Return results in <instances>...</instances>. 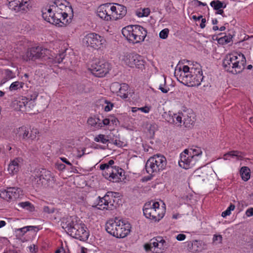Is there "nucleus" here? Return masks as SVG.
Segmentation results:
<instances>
[{"label": "nucleus", "instance_id": "1", "mask_svg": "<svg viewBox=\"0 0 253 253\" xmlns=\"http://www.w3.org/2000/svg\"><path fill=\"white\" fill-rule=\"evenodd\" d=\"M174 76L179 82L189 86H199L204 79L200 66L197 63L191 67L187 65L182 68L176 67Z\"/></svg>", "mask_w": 253, "mask_h": 253}, {"label": "nucleus", "instance_id": "2", "mask_svg": "<svg viewBox=\"0 0 253 253\" xmlns=\"http://www.w3.org/2000/svg\"><path fill=\"white\" fill-rule=\"evenodd\" d=\"M246 60L241 53L234 52L227 54L223 61L224 69L233 74L241 73L245 69Z\"/></svg>", "mask_w": 253, "mask_h": 253}, {"label": "nucleus", "instance_id": "3", "mask_svg": "<svg viewBox=\"0 0 253 253\" xmlns=\"http://www.w3.org/2000/svg\"><path fill=\"white\" fill-rule=\"evenodd\" d=\"M130 229L129 223H124L118 218L110 219L106 224L107 232L117 238H125L130 233Z\"/></svg>", "mask_w": 253, "mask_h": 253}, {"label": "nucleus", "instance_id": "4", "mask_svg": "<svg viewBox=\"0 0 253 253\" xmlns=\"http://www.w3.org/2000/svg\"><path fill=\"white\" fill-rule=\"evenodd\" d=\"M33 185L37 188H43L52 186L54 182L51 172L44 169H36L32 175Z\"/></svg>", "mask_w": 253, "mask_h": 253}, {"label": "nucleus", "instance_id": "5", "mask_svg": "<svg viewBox=\"0 0 253 253\" xmlns=\"http://www.w3.org/2000/svg\"><path fill=\"white\" fill-rule=\"evenodd\" d=\"M123 36L133 43L143 42L147 34V31L139 25H129L123 28Z\"/></svg>", "mask_w": 253, "mask_h": 253}, {"label": "nucleus", "instance_id": "6", "mask_svg": "<svg viewBox=\"0 0 253 253\" xmlns=\"http://www.w3.org/2000/svg\"><path fill=\"white\" fill-rule=\"evenodd\" d=\"M202 154L201 148L195 147L185 149L180 154V159L178 161L179 166L185 169H188L195 165L197 161V157Z\"/></svg>", "mask_w": 253, "mask_h": 253}, {"label": "nucleus", "instance_id": "7", "mask_svg": "<svg viewBox=\"0 0 253 253\" xmlns=\"http://www.w3.org/2000/svg\"><path fill=\"white\" fill-rule=\"evenodd\" d=\"M166 165V158L163 155L157 154L150 157L147 160L145 165V169L148 173L152 174L164 169Z\"/></svg>", "mask_w": 253, "mask_h": 253}, {"label": "nucleus", "instance_id": "8", "mask_svg": "<svg viewBox=\"0 0 253 253\" xmlns=\"http://www.w3.org/2000/svg\"><path fill=\"white\" fill-rule=\"evenodd\" d=\"M49 55V50L42 46L32 47L28 48L22 55V59L25 61L42 60L46 61L47 56Z\"/></svg>", "mask_w": 253, "mask_h": 253}, {"label": "nucleus", "instance_id": "9", "mask_svg": "<svg viewBox=\"0 0 253 253\" xmlns=\"http://www.w3.org/2000/svg\"><path fill=\"white\" fill-rule=\"evenodd\" d=\"M143 213L146 218L159 221L165 214V209L160 208L158 202L146 203L143 208Z\"/></svg>", "mask_w": 253, "mask_h": 253}, {"label": "nucleus", "instance_id": "10", "mask_svg": "<svg viewBox=\"0 0 253 253\" xmlns=\"http://www.w3.org/2000/svg\"><path fill=\"white\" fill-rule=\"evenodd\" d=\"M82 42L84 46L94 49L103 48L106 44V40L104 37L95 33L85 35Z\"/></svg>", "mask_w": 253, "mask_h": 253}, {"label": "nucleus", "instance_id": "11", "mask_svg": "<svg viewBox=\"0 0 253 253\" xmlns=\"http://www.w3.org/2000/svg\"><path fill=\"white\" fill-rule=\"evenodd\" d=\"M62 227L71 236H76L77 231L84 224L76 217H70L64 219L61 222Z\"/></svg>", "mask_w": 253, "mask_h": 253}, {"label": "nucleus", "instance_id": "12", "mask_svg": "<svg viewBox=\"0 0 253 253\" xmlns=\"http://www.w3.org/2000/svg\"><path fill=\"white\" fill-rule=\"evenodd\" d=\"M124 63L130 68L134 67L142 69L144 66V61L142 57L135 53H126L122 58Z\"/></svg>", "mask_w": 253, "mask_h": 253}, {"label": "nucleus", "instance_id": "13", "mask_svg": "<svg viewBox=\"0 0 253 253\" xmlns=\"http://www.w3.org/2000/svg\"><path fill=\"white\" fill-rule=\"evenodd\" d=\"M90 70L95 76L103 77L110 70V64L105 60L95 61L91 65Z\"/></svg>", "mask_w": 253, "mask_h": 253}, {"label": "nucleus", "instance_id": "14", "mask_svg": "<svg viewBox=\"0 0 253 253\" xmlns=\"http://www.w3.org/2000/svg\"><path fill=\"white\" fill-rule=\"evenodd\" d=\"M114 193L108 192L102 198H99L97 208L100 210H113L116 208Z\"/></svg>", "mask_w": 253, "mask_h": 253}, {"label": "nucleus", "instance_id": "15", "mask_svg": "<svg viewBox=\"0 0 253 253\" xmlns=\"http://www.w3.org/2000/svg\"><path fill=\"white\" fill-rule=\"evenodd\" d=\"M124 170L119 167L109 168L107 173L104 174V177L113 182H119L123 179Z\"/></svg>", "mask_w": 253, "mask_h": 253}, {"label": "nucleus", "instance_id": "16", "mask_svg": "<svg viewBox=\"0 0 253 253\" xmlns=\"http://www.w3.org/2000/svg\"><path fill=\"white\" fill-rule=\"evenodd\" d=\"M8 7L16 12L27 11L29 9L30 0H7Z\"/></svg>", "mask_w": 253, "mask_h": 253}, {"label": "nucleus", "instance_id": "17", "mask_svg": "<svg viewBox=\"0 0 253 253\" xmlns=\"http://www.w3.org/2000/svg\"><path fill=\"white\" fill-rule=\"evenodd\" d=\"M111 3H107L100 5L97 8V15L106 20H112Z\"/></svg>", "mask_w": 253, "mask_h": 253}, {"label": "nucleus", "instance_id": "18", "mask_svg": "<svg viewBox=\"0 0 253 253\" xmlns=\"http://www.w3.org/2000/svg\"><path fill=\"white\" fill-rule=\"evenodd\" d=\"M111 7L112 20L121 19L126 13V8L123 5L118 3L112 4L111 3Z\"/></svg>", "mask_w": 253, "mask_h": 253}, {"label": "nucleus", "instance_id": "19", "mask_svg": "<svg viewBox=\"0 0 253 253\" xmlns=\"http://www.w3.org/2000/svg\"><path fill=\"white\" fill-rule=\"evenodd\" d=\"M187 249L189 251L196 253L206 250L207 249V246L205 242L195 240L192 242H188Z\"/></svg>", "mask_w": 253, "mask_h": 253}, {"label": "nucleus", "instance_id": "20", "mask_svg": "<svg viewBox=\"0 0 253 253\" xmlns=\"http://www.w3.org/2000/svg\"><path fill=\"white\" fill-rule=\"evenodd\" d=\"M47 14H48V12L47 13L45 12L44 17L49 20L50 23L55 25L59 24L60 23L63 24H65V22L67 21L66 18L68 16V14L67 12H61L60 13H53V18H47Z\"/></svg>", "mask_w": 253, "mask_h": 253}, {"label": "nucleus", "instance_id": "21", "mask_svg": "<svg viewBox=\"0 0 253 253\" xmlns=\"http://www.w3.org/2000/svg\"><path fill=\"white\" fill-rule=\"evenodd\" d=\"M166 120L171 124H175L178 126H182V112H178L177 114L173 115L169 114L167 117Z\"/></svg>", "mask_w": 253, "mask_h": 253}, {"label": "nucleus", "instance_id": "22", "mask_svg": "<svg viewBox=\"0 0 253 253\" xmlns=\"http://www.w3.org/2000/svg\"><path fill=\"white\" fill-rule=\"evenodd\" d=\"M65 54L63 52L57 55L55 57L50 54L49 51V55L47 56L46 62L48 65H53L61 63L64 59Z\"/></svg>", "mask_w": 253, "mask_h": 253}, {"label": "nucleus", "instance_id": "23", "mask_svg": "<svg viewBox=\"0 0 253 253\" xmlns=\"http://www.w3.org/2000/svg\"><path fill=\"white\" fill-rule=\"evenodd\" d=\"M68 2L64 0H56L51 4L53 10L60 9L61 12H66L67 9H70L69 7L67 6Z\"/></svg>", "mask_w": 253, "mask_h": 253}, {"label": "nucleus", "instance_id": "24", "mask_svg": "<svg viewBox=\"0 0 253 253\" xmlns=\"http://www.w3.org/2000/svg\"><path fill=\"white\" fill-rule=\"evenodd\" d=\"M151 244L155 248H157L161 250H164L167 248V243L161 237H157L151 240Z\"/></svg>", "mask_w": 253, "mask_h": 253}, {"label": "nucleus", "instance_id": "25", "mask_svg": "<svg viewBox=\"0 0 253 253\" xmlns=\"http://www.w3.org/2000/svg\"><path fill=\"white\" fill-rule=\"evenodd\" d=\"M194 122L193 115L184 111L182 112V124L186 127H189Z\"/></svg>", "mask_w": 253, "mask_h": 253}, {"label": "nucleus", "instance_id": "26", "mask_svg": "<svg viewBox=\"0 0 253 253\" xmlns=\"http://www.w3.org/2000/svg\"><path fill=\"white\" fill-rule=\"evenodd\" d=\"M20 159H15L12 161L8 165V171L10 174L17 173L20 169Z\"/></svg>", "mask_w": 253, "mask_h": 253}, {"label": "nucleus", "instance_id": "27", "mask_svg": "<svg viewBox=\"0 0 253 253\" xmlns=\"http://www.w3.org/2000/svg\"><path fill=\"white\" fill-rule=\"evenodd\" d=\"M85 226L84 224L83 226L77 231L76 236H73V237L80 240L81 241H84L88 239L89 234L87 231L85 230Z\"/></svg>", "mask_w": 253, "mask_h": 253}, {"label": "nucleus", "instance_id": "28", "mask_svg": "<svg viewBox=\"0 0 253 253\" xmlns=\"http://www.w3.org/2000/svg\"><path fill=\"white\" fill-rule=\"evenodd\" d=\"M9 192L10 194V200L20 198L23 195V191L19 188L9 187Z\"/></svg>", "mask_w": 253, "mask_h": 253}, {"label": "nucleus", "instance_id": "29", "mask_svg": "<svg viewBox=\"0 0 253 253\" xmlns=\"http://www.w3.org/2000/svg\"><path fill=\"white\" fill-rule=\"evenodd\" d=\"M244 154L238 151H231L224 155V159L228 160L229 157H236L237 160H241L244 158Z\"/></svg>", "mask_w": 253, "mask_h": 253}, {"label": "nucleus", "instance_id": "30", "mask_svg": "<svg viewBox=\"0 0 253 253\" xmlns=\"http://www.w3.org/2000/svg\"><path fill=\"white\" fill-rule=\"evenodd\" d=\"M88 125L93 126L96 129L102 127L101 121L98 118H89L87 120Z\"/></svg>", "mask_w": 253, "mask_h": 253}, {"label": "nucleus", "instance_id": "31", "mask_svg": "<svg viewBox=\"0 0 253 253\" xmlns=\"http://www.w3.org/2000/svg\"><path fill=\"white\" fill-rule=\"evenodd\" d=\"M251 170L250 169L247 167H243L240 170V174L242 179L247 181L250 178Z\"/></svg>", "mask_w": 253, "mask_h": 253}, {"label": "nucleus", "instance_id": "32", "mask_svg": "<svg viewBox=\"0 0 253 253\" xmlns=\"http://www.w3.org/2000/svg\"><path fill=\"white\" fill-rule=\"evenodd\" d=\"M47 12H48V14H47V17L46 18H53V13H54L53 11V9L52 8V6L51 5H50V6H49L48 7H45V8H44L42 10V17L47 22L50 23V20H48L47 19H46L45 17H44V14H45V12L47 13Z\"/></svg>", "mask_w": 253, "mask_h": 253}, {"label": "nucleus", "instance_id": "33", "mask_svg": "<svg viewBox=\"0 0 253 253\" xmlns=\"http://www.w3.org/2000/svg\"><path fill=\"white\" fill-rule=\"evenodd\" d=\"M121 85V88L119 90L118 95L123 98H126L127 97V90L128 89V86L126 84H122Z\"/></svg>", "mask_w": 253, "mask_h": 253}, {"label": "nucleus", "instance_id": "34", "mask_svg": "<svg viewBox=\"0 0 253 253\" xmlns=\"http://www.w3.org/2000/svg\"><path fill=\"white\" fill-rule=\"evenodd\" d=\"M210 5L216 10L221 8H224L226 7V5L219 0L211 1L210 3Z\"/></svg>", "mask_w": 253, "mask_h": 253}, {"label": "nucleus", "instance_id": "35", "mask_svg": "<svg viewBox=\"0 0 253 253\" xmlns=\"http://www.w3.org/2000/svg\"><path fill=\"white\" fill-rule=\"evenodd\" d=\"M150 10L149 8H143L137 10L136 11V15L139 17H146L150 14Z\"/></svg>", "mask_w": 253, "mask_h": 253}, {"label": "nucleus", "instance_id": "36", "mask_svg": "<svg viewBox=\"0 0 253 253\" xmlns=\"http://www.w3.org/2000/svg\"><path fill=\"white\" fill-rule=\"evenodd\" d=\"M94 140L97 142H101L103 144H106L109 141L108 137L104 134H99L96 136Z\"/></svg>", "mask_w": 253, "mask_h": 253}, {"label": "nucleus", "instance_id": "37", "mask_svg": "<svg viewBox=\"0 0 253 253\" xmlns=\"http://www.w3.org/2000/svg\"><path fill=\"white\" fill-rule=\"evenodd\" d=\"M10 194L9 192V188L6 189H3L0 191V197L7 201L10 200Z\"/></svg>", "mask_w": 253, "mask_h": 253}, {"label": "nucleus", "instance_id": "38", "mask_svg": "<svg viewBox=\"0 0 253 253\" xmlns=\"http://www.w3.org/2000/svg\"><path fill=\"white\" fill-rule=\"evenodd\" d=\"M36 228H37V227L35 226H27L21 228L17 229V231L20 232L21 236H23L28 231L35 230Z\"/></svg>", "mask_w": 253, "mask_h": 253}, {"label": "nucleus", "instance_id": "39", "mask_svg": "<svg viewBox=\"0 0 253 253\" xmlns=\"http://www.w3.org/2000/svg\"><path fill=\"white\" fill-rule=\"evenodd\" d=\"M121 84L119 83L115 82L111 84L110 89L113 93H115L118 95V93L120 88H121Z\"/></svg>", "mask_w": 253, "mask_h": 253}, {"label": "nucleus", "instance_id": "40", "mask_svg": "<svg viewBox=\"0 0 253 253\" xmlns=\"http://www.w3.org/2000/svg\"><path fill=\"white\" fill-rule=\"evenodd\" d=\"M17 131L19 136H22L23 138L28 137L29 131L27 130L25 126L19 127Z\"/></svg>", "mask_w": 253, "mask_h": 253}, {"label": "nucleus", "instance_id": "41", "mask_svg": "<svg viewBox=\"0 0 253 253\" xmlns=\"http://www.w3.org/2000/svg\"><path fill=\"white\" fill-rule=\"evenodd\" d=\"M23 83L19 82H15L11 84L9 87L10 90H16L23 87Z\"/></svg>", "mask_w": 253, "mask_h": 253}, {"label": "nucleus", "instance_id": "42", "mask_svg": "<svg viewBox=\"0 0 253 253\" xmlns=\"http://www.w3.org/2000/svg\"><path fill=\"white\" fill-rule=\"evenodd\" d=\"M160 80H161L162 81H163L164 82V84H161L160 85H159V89L161 90V91L163 92V93H167L168 92V91L169 90V88H164L163 87V85H165V84H166V78H164V76L163 77H161L160 79H159Z\"/></svg>", "mask_w": 253, "mask_h": 253}, {"label": "nucleus", "instance_id": "43", "mask_svg": "<svg viewBox=\"0 0 253 253\" xmlns=\"http://www.w3.org/2000/svg\"><path fill=\"white\" fill-rule=\"evenodd\" d=\"M169 32V31L168 29H165L162 30L159 34L160 38L166 39L168 37Z\"/></svg>", "mask_w": 253, "mask_h": 253}, {"label": "nucleus", "instance_id": "44", "mask_svg": "<svg viewBox=\"0 0 253 253\" xmlns=\"http://www.w3.org/2000/svg\"><path fill=\"white\" fill-rule=\"evenodd\" d=\"M104 102L107 104L104 107V110L106 112H108L111 110L114 106V104L106 100L104 101Z\"/></svg>", "mask_w": 253, "mask_h": 253}, {"label": "nucleus", "instance_id": "45", "mask_svg": "<svg viewBox=\"0 0 253 253\" xmlns=\"http://www.w3.org/2000/svg\"><path fill=\"white\" fill-rule=\"evenodd\" d=\"M109 168H110V167H109L108 165H107L106 163V164H101L100 166V169L103 170L102 174H103L104 177V174L105 173H107V169H109Z\"/></svg>", "mask_w": 253, "mask_h": 253}, {"label": "nucleus", "instance_id": "46", "mask_svg": "<svg viewBox=\"0 0 253 253\" xmlns=\"http://www.w3.org/2000/svg\"><path fill=\"white\" fill-rule=\"evenodd\" d=\"M222 241V237L221 235H214L213 236V242H217V243L220 244V243H221Z\"/></svg>", "mask_w": 253, "mask_h": 253}, {"label": "nucleus", "instance_id": "47", "mask_svg": "<svg viewBox=\"0 0 253 253\" xmlns=\"http://www.w3.org/2000/svg\"><path fill=\"white\" fill-rule=\"evenodd\" d=\"M186 235L183 234H179L177 235L176 239L178 241H182L185 239Z\"/></svg>", "mask_w": 253, "mask_h": 253}, {"label": "nucleus", "instance_id": "48", "mask_svg": "<svg viewBox=\"0 0 253 253\" xmlns=\"http://www.w3.org/2000/svg\"><path fill=\"white\" fill-rule=\"evenodd\" d=\"M246 214L248 217L253 216V208L248 209L246 211Z\"/></svg>", "mask_w": 253, "mask_h": 253}, {"label": "nucleus", "instance_id": "49", "mask_svg": "<svg viewBox=\"0 0 253 253\" xmlns=\"http://www.w3.org/2000/svg\"><path fill=\"white\" fill-rule=\"evenodd\" d=\"M5 74L7 78L11 79L13 77L12 72L9 70H5Z\"/></svg>", "mask_w": 253, "mask_h": 253}, {"label": "nucleus", "instance_id": "50", "mask_svg": "<svg viewBox=\"0 0 253 253\" xmlns=\"http://www.w3.org/2000/svg\"><path fill=\"white\" fill-rule=\"evenodd\" d=\"M30 203L28 202H22V203H20L19 204V205L22 208H26L28 207H29L30 205Z\"/></svg>", "mask_w": 253, "mask_h": 253}, {"label": "nucleus", "instance_id": "51", "mask_svg": "<svg viewBox=\"0 0 253 253\" xmlns=\"http://www.w3.org/2000/svg\"><path fill=\"white\" fill-rule=\"evenodd\" d=\"M139 110H140L145 113H148L150 111V108L148 106H145L144 107L139 108Z\"/></svg>", "mask_w": 253, "mask_h": 253}, {"label": "nucleus", "instance_id": "52", "mask_svg": "<svg viewBox=\"0 0 253 253\" xmlns=\"http://www.w3.org/2000/svg\"><path fill=\"white\" fill-rule=\"evenodd\" d=\"M102 126H104L108 125L110 124V120L109 119H105L101 121Z\"/></svg>", "mask_w": 253, "mask_h": 253}, {"label": "nucleus", "instance_id": "53", "mask_svg": "<svg viewBox=\"0 0 253 253\" xmlns=\"http://www.w3.org/2000/svg\"><path fill=\"white\" fill-rule=\"evenodd\" d=\"M29 250L30 251V252L33 253H36L37 252V248H36V246L35 245H33L32 246H30L29 247Z\"/></svg>", "mask_w": 253, "mask_h": 253}, {"label": "nucleus", "instance_id": "54", "mask_svg": "<svg viewBox=\"0 0 253 253\" xmlns=\"http://www.w3.org/2000/svg\"><path fill=\"white\" fill-rule=\"evenodd\" d=\"M84 150L82 149L81 151L78 150V154L77 155V157L79 158H81L82 156H83L84 154Z\"/></svg>", "mask_w": 253, "mask_h": 253}, {"label": "nucleus", "instance_id": "55", "mask_svg": "<svg viewBox=\"0 0 253 253\" xmlns=\"http://www.w3.org/2000/svg\"><path fill=\"white\" fill-rule=\"evenodd\" d=\"M152 245L153 244H151V241L150 242L149 244H146L144 245V248L146 251H149L151 250V248L152 247Z\"/></svg>", "mask_w": 253, "mask_h": 253}, {"label": "nucleus", "instance_id": "56", "mask_svg": "<svg viewBox=\"0 0 253 253\" xmlns=\"http://www.w3.org/2000/svg\"><path fill=\"white\" fill-rule=\"evenodd\" d=\"M43 211L44 212L49 213L53 212V210H50L48 207H44L43 209Z\"/></svg>", "mask_w": 253, "mask_h": 253}, {"label": "nucleus", "instance_id": "57", "mask_svg": "<svg viewBox=\"0 0 253 253\" xmlns=\"http://www.w3.org/2000/svg\"><path fill=\"white\" fill-rule=\"evenodd\" d=\"M61 160L67 165L71 166L72 164L65 158H60Z\"/></svg>", "mask_w": 253, "mask_h": 253}, {"label": "nucleus", "instance_id": "58", "mask_svg": "<svg viewBox=\"0 0 253 253\" xmlns=\"http://www.w3.org/2000/svg\"><path fill=\"white\" fill-rule=\"evenodd\" d=\"M57 169L59 170H63L65 169V165L63 164H57Z\"/></svg>", "mask_w": 253, "mask_h": 253}, {"label": "nucleus", "instance_id": "59", "mask_svg": "<svg viewBox=\"0 0 253 253\" xmlns=\"http://www.w3.org/2000/svg\"><path fill=\"white\" fill-rule=\"evenodd\" d=\"M235 206L233 204H230L229 207L227 209V211L231 213V211L235 209Z\"/></svg>", "mask_w": 253, "mask_h": 253}, {"label": "nucleus", "instance_id": "60", "mask_svg": "<svg viewBox=\"0 0 253 253\" xmlns=\"http://www.w3.org/2000/svg\"><path fill=\"white\" fill-rule=\"evenodd\" d=\"M206 22V20L205 18H202L201 23L200 25V26L201 28H204L205 27V23Z\"/></svg>", "mask_w": 253, "mask_h": 253}, {"label": "nucleus", "instance_id": "61", "mask_svg": "<svg viewBox=\"0 0 253 253\" xmlns=\"http://www.w3.org/2000/svg\"><path fill=\"white\" fill-rule=\"evenodd\" d=\"M231 213L228 212L227 210L225 211H224L222 212L221 215L222 217H225L227 215H229Z\"/></svg>", "mask_w": 253, "mask_h": 253}, {"label": "nucleus", "instance_id": "62", "mask_svg": "<svg viewBox=\"0 0 253 253\" xmlns=\"http://www.w3.org/2000/svg\"><path fill=\"white\" fill-rule=\"evenodd\" d=\"M194 2L196 3H198L199 5H203V6H206L207 5V4L206 3H203L198 0H195Z\"/></svg>", "mask_w": 253, "mask_h": 253}, {"label": "nucleus", "instance_id": "63", "mask_svg": "<svg viewBox=\"0 0 253 253\" xmlns=\"http://www.w3.org/2000/svg\"><path fill=\"white\" fill-rule=\"evenodd\" d=\"M225 38H224V37H222V38H219L218 40V42L219 43H222V44L225 43Z\"/></svg>", "mask_w": 253, "mask_h": 253}, {"label": "nucleus", "instance_id": "64", "mask_svg": "<svg viewBox=\"0 0 253 253\" xmlns=\"http://www.w3.org/2000/svg\"><path fill=\"white\" fill-rule=\"evenodd\" d=\"M114 164V161L113 160H110L108 163H106L109 167H113L112 165Z\"/></svg>", "mask_w": 253, "mask_h": 253}]
</instances>
